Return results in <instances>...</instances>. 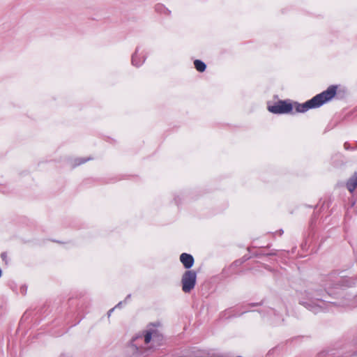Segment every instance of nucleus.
<instances>
[{
	"label": "nucleus",
	"mask_w": 357,
	"mask_h": 357,
	"mask_svg": "<svg viewBox=\"0 0 357 357\" xmlns=\"http://www.w3.org/2000/svg\"><path fill=\"white\" fill-rule=\"evenodd\" d=\"M357 187V173H355L347 181V188L349 192H353Z\"/></svg>",
	"instance_id": "obj_7"
},
{
	"label": "nucleus",
	"mask_w": 357,
	"mask_h": 357,
	"mask_svg": "<svg viewBox=\"0 0 357 357\" xmlns=\"http://www.w3.org/2000/svg\"><path fill=\"white\" fill-rule=\"evenodd\" d=\"M139 47H137L135 52L131 56V64L136 67H141L145 62L146 58L145 56L141 57L139 54Z\"/></svg>",
	"instance_id": "obj_4"
},
{
	"label": "nucleus",
	"mask_w": 357,
	"mask_h": 357,
	"mask_svg": "<svg viewBox=\"0 0 357 357\" xmlns=\"http://www.w3.org/2000/svg\"><path fill=\"white\" fill-rule=\"evenodd\" d=\"M1 257H6V255H4V254L1 255Z\"/></svg>",
	"instance_id": "obj_10"
},
{
	"label": "nucleus",
	"mask_w": 357,
	"mask_h": 357,
	"mask_svg": "<svg viewBox=\"0 0 357 357\" xmlns=\"http://www.w3.org/2000/svg\"><path fill=\"white\" fill-rule=\"evenodd\" d=\"M180 260L182 264L184 265L185 268H190L194 263L193 257L188 254L183 253L180 257Z\"/></svg>",
	"instance_id": "obj_5"
},
{
	"label": "nucleus",
	"mask_w": 357,
	"mask_h": 357,
	"mask_svg": "<svg viewBox=\"0 0 357 357\" xmlns=\"http://www.w3.org/2000/svg\"><path fill=\"white\" fill-rule=\"evenodd\" d=\"M335 95V91H324L303 104H298L297 102L287 103L284 101H280L274 105L268 106V109L275 114L287 113L293 109H295L297 112H304L309 109L321 106L332 99Z\"/></svg>",
	"instance_id": "obj_1"
},
{
	"label": "nucleus",
	"mask_w": 357,
	"mask_h": 357,
	"mask_svg": "<svg viewBox=\"0 0 357 357\" xmlns=\"http://www.w3.org/2000/svg\"><path fill=\"white\" fill-rule=\"evenodd\" d=\"M340 85L337 84H331L327 87L326 89H338Z\"/></svg>",
	"instance_id": "obj_9"
},
{
	"label": "nucleus",
	"mask_w": 357,
	"mask_h": 357,
	"mask_svg": "<svg viewBox=\"0 0 357 357\" xmlns=\"http://www.w3.org/2000/svg\"><path fill=\"white\" fill-rule=\"evenodd\" d=\"M193 63L195 68L199 73H203L206 69V64L200 59H195Z\"/></svg>",
	"instance_id": "obj_8"
},
{
	"label": "nucleus",
	"mask_w": 357,
	"mask_h": 357,
	"mask_svg": "<svg viewBox=\"0 0 357 357\" xmlns=\"http://www.w3.org/2000/svg\"><path fill=\"white\" fill-rule=\"evenodd\" d=\"M155 10L156 13L167 17L170 16L172 13L171 10L166 8L165 6L162 3H157L155 6Z\"/></svg>",
	"instance_id": "obj_6"
},
{
	"label": "nucleus",
	"mask_w": 357,
	"mask_h": 357,
	"mask_svg": "<svg viewBox=\"0 0 357 357\" xmlns=\"http://www.w3.org/2000/svg\"><path fill=\"white\" fill-rule=\"evenodd\" d=\"M1 257H6V255H4V254L1 255Z\"/></svg>",
	"instance_id": "obj_11"
},
{
	"label": "nucleus",
	"mask_w": 357,
	"mask_h": 357,
	"mask_svg": "<svg viewBox=\"0 0 357 357\" xmlns=\"http://www.w3.org/2000/svg\"><path fill=\"white\" fill-rule=\"evenodd\" d=\"M196 278V273L194 271H187L185 272L181 280L182 289L184 292H190L194 288Z\"/></svg>",
	"instance_id": "obj_3"
},
{
	"label": "nucleus",
	"mask_w": 357,
	"mask_h": 357,
	"mask_svg": "<svg viewBox=\"0 0 357 357\" xmlns=\"http://www.w3.org/2000/svg\"><path fill=\"white\" fill-rule=\"evenodd\" d=\"M158 324H150L142 335H137L130 342L131 348L138 353H143L149 348L146 345L153 339L159 337Z\"/></svg>",
	"instance_id": "obj_2"
}]
</instances>
